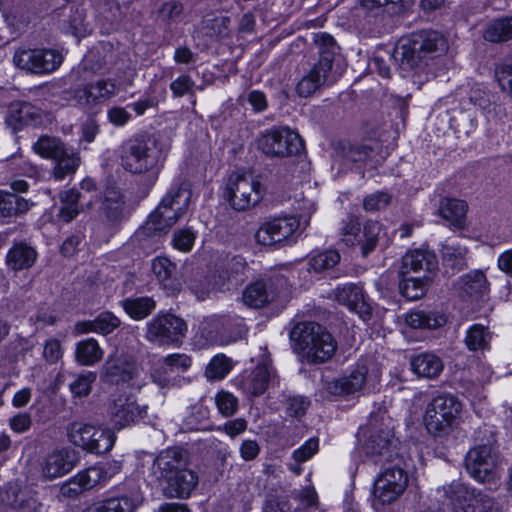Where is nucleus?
Here are the masks:
<instances>
[{"mask_svg": "<svg viewBox=\"0 0 512 512\" xmlns=\"http://www.w3.org/2000/svg\"><path fill=\"white\" fill-rule=\"evenodd\" d=\"M232 361L223 354L214 356L205 369V376L208 380H222L231 371Z\"/></svg>", "mask_w": 512, "mask_h": 512, "instance_id": "8fccbe9b", "label": "nucleus"}, {"mask_svg": "<svg viewBox=\"0 0 512 512\" xmlns=\"http://www.w3.org/2000/svg\"><path fill=\"white\" fill-rule=\"evenodd\" d=\"M95 372L87 371L79 374L69 384L72 394L76 397H86L90 394L93 383L96 381Z\"/></svg>", "mask_w": 512, "mask_h": 512, "instance_id": "603ef678", "label": "nucleus"}, {"mask_svg": "<svg viewBox=\"0 0 512 512\" xmlns=\"http://www.w3.org/2000/svg\"><path fill=\"white\" fill-rule=\"evenodd\" d=\"M467 209L468 206L465 201L445 198L440 203L439 215L452 225L460 227L464 223Z\"/></svg>", "mask_w": 512, "mask_h": 512, "instance_id": "ea45409f", "label": "nucleus"}, {"mask_svg": "<svg viewBox=\"0 0 512 512\" xmlns=\"http://www.w3.org/2000/svg\"><path fill=\"white\" fill-rule=\"evenodd\" d=\"M52 170L53 177L61 181L76 173L81 163V157L73 148L66 147L58 157H55Z\"/></svg>", "mask_w": 512, "mask_h": 512, "instance_id": "72a5a7b5", "label": "nucleus"}, {"mask_svg": "<svg viewBox=\"0 0 512 512\" xmlns=\"http://www.w3.org/2000/svg\"><path fill=\"white\" fill-rule=\"evenodd\" d=\"M80 197L81 193L76 189L66 190L60 194L62 206L58 216L62 221L69 223L77 217L79 214L78 202Z\"/></svg>", "mask_w": 512, "mask_h": 512, "instance_id": "49530a36", "label": "nucleus"}, {"mask_svg": "<svg viewBox=\"0 0 512 512\" xmlns=\"http://www.w3.org/2000/svg\"><path fill=\"white\" fill-rule=\"evenodd\" d=\"M195 83L188 75H181L170 84V90L175 97H182L190 94Z\"/></svg>", "mask_w": 512, "mask_h": 512, "instance_id": "774afa93", "label": "nucleus"}, {"mask_svg": "<svg viewBox=\"0 0 512 512\" xmlns=\"http://www.w3.org/2000/svg\"><path fill=\"white\" fill-rule=\"evenodd\" d=\"M438 267L436 255L428 250L415 249L408 251L402 257L400 274L408 275L410 272L424 271L431 273Z\"/></svg>", "mask_w": 512, "mask_h": 512, "instance_id": "c756f323", "label": "nucleus"}, {"mask_svg": "<svg viewBox=\"0 0 512 512\" xmlns=\"http://www.w3.org/2000/svg\"><path fill=\"white\" fill-rule=\"evenodd\" d=\"M429 281L430 277L426 274L422 277H407L405 275L399 283L400 293L408 300L420 299L425 295Z\"/></svg>", "mask_w": 512, "mask_h": 512, "instance_id": "a18cd8bd", "label": "nucleus"}, {"mask_svg": "<svg viewBox=\"0 0 512 512\" xmlns=\"http://www.w3.org/2000/svg\"><path fill=\"white\" fill-rule=\"evenodd\" d=\"M405 321L414 329H437L443 326L447 319L442 313L418 310L407 314Z\"/></svg>", "mask_w": 512, "mask_h": 512, "instance_id": "e433bc0d", "label": "nucleus"}, {"mask_svg": "<svg viewBox=\"0 0 512 512\" xmlns=\"http://www.w3.org/2000/svg\"><path fill=\"white\" fill-rule=\"evenodd\" d=\"M103 357V350L93 338H88L77 343L75 350L76 361L84 366H92Z\"/></svg>", "mask_w": 512, "mask_h": 512, "instance_id": "a19ab883", "label": "nucleus"}, {"mask_svg": "<svg viewBox=\"0 0 512 512\" xmlns=\"http://www.w3.org/2000/svg\"><path fill=\"white\" fill-rule=\"evenodd\" d=\"M62 55L51 49H18L13 56L14 64L34 74L55 71L62 63Z\"/></svg>", "mask_w": 512, "mask_h": 512, "instance_id": "4468645a", "label": "nucleus"}, {"mask_svg": "<svg viewBox=\"0 0 512 512\" xmlns=\"http://www.w3.org/2000/svg\"><path fill=\"white\" fill-rule=\"evenodd\" d=\"M485 41L503 43L512 39V16L494 19L488 23L482 34Z\"/></svg>", "mask_w": 512, "mask_h": 512, "instance_id": "c9c22d12", "label": "nucleus"}, {"mask_svg": "<svg viewBox=\"0 0 512 512\" xmlns=\"http://www.w3.org/2000/svg\"><path fill=\"white\" fill-rule=\"evenodd\" d=\"M195 238L196 234L193 230L189 228L179 229L174 233L173 246L182 252H188L192 249Z\"/></svg>", "mask_w": 512, "mask_h": 512, "instance_id": "e2e57ef3", "label": "nucleus"}, {"mask_svg": "<svg viewBox=\"0 0 512 512\" xmlns=\"http://www.w3.org/2000/svg\"><path fill=\"white\" fill-rule=\"evenodd\" d=\"M263 195L262 184L252 173H233L224 192V198L236 211H245L256 206Z\"/></svg>", "mask_w": 512, "mask_h": 512, "instance_id": "6e6552de", "label": "nucleus"}, {"mask_svg": "<svg viewBox=\"0 0 512 512\" xmlns=\"http://www.w3.org/2000/svg\"><path fill=\"white\" fill-rule=\"evenodd\" d=\"M412 371L418 376L428 379L437 378L443 371L444 364L440 357L433 353H421L411 359Z\"/></svg>", "mask_w": 512, "mask_h": 512, "instance_id": "2f4dec72", "label": "nucleus"}, {"mask_svg": "<svg viewBox=\"0 0 512 512\" xmlns=\"http://www.w3.org/2000/svg\"><path fill=\"white\" fill-rule=\"evenodd\" d=\"M391 202V195L387 192L377 191L364 198L363 208L366 211L374 212L384 209Z\"/></svg>", "mask_w": 512, "mask_h": 512, "instance_id": "680f3d73", "label": "nucleus"}, {"mask_svg": "<svg viewBox=\"0 0 512 512\" xmlns=\"http://www.w3.org/2000/svg\"><path fill=\"white\" fill-rule=\"evenodd\" d=\"M361 229L359 220L354 216H348L341 223L339 229L340 240L349 247H353V240Z\"/></svg>", "mask_w": 512, "mask_h": 512, "instance_id": "13d9d810", "label": "nucleus"}, {"mask_svg": "<svg viewBox=\"0 0 512 512\" xmlns=\"http://www.w3.org/2000/svg\"><path fill=\"white\" fill-rule=\"evenodd\" d=\"M446 48L447 41L442 34L421 30L402 38L391 57L403 73L413 78L414 83L422 84L432 75L429 61L442 54Z\"/></svg>", "mask_w": 512, "mask_h": 512, "instance_id": "f257e3e1", "label": "nucleus"}, {"mask_svg": "<svg viewBox=\"0 0 512 512\" xmlns=\"http://www.w3.org/2000/svg\"><path fill=\"white\" fill-rule=\"evenodd\" d=\"M398 440L394 437L393 430L387 425H377L374 418L370 419L367 438L363 449L365 453L376 462H393L398 458Z\"/></svg>", "mask_w": 512, "mask_h": 512, "instance_id": "ddd939ff", "label": "nucleus"}, {"mask_svg": "<svg viewBox=\"0 0 512 512\" xmlns=\"http://www.w3.org/2000/svg\"><path fill=\"white\" fill-rule=\"evenodd\" d=\"M319 440L316 437L308 439L301 447L296 449L292 457L295 462L303 463L308 461L318 452Z\"/></svg>", "mask_w": 512, "mask_h": 512, "instance_id": "0e129e2a", "label": "nucleus"}, {"mask_svg": "<svg viewBox=\"0 0 512 512\" xmlns=\"http://www.w3.org/2000/svg\"><path fill=\"white\" fill-rule=\"evenodd\" d=\"M191 191L187 184L173 186L163 197L162 201L145 222L138 236H161L181 218L190 203Z\"/></svg>", "mask_w": 512, "mask_h": 512, "instance_id": "20e7f679", "label": "nucleus"}, {"mask_svg": "<svg viewBox=\"0 0 512 512\" xmlns=\"http://www.w3.org/2000/svg\"><path fill=\"white\" fill-rule=\"evenodd\" d=\"M368 381V368L358 365L349 374L338 377L326 384V390L335 396L353 394L360 391Z\"/></svg>", "mask_w": 512, "mask_h": 512, "instance_id": "393cba45", "label": "nucleus"}, {"mask_svg": "<svg viewBox=\"0 0 512 512\" xmlns=\"http://www.w3.org/2000/svg\"><path fill=\"white\" fill-rule=\"evenodd\" d=\"M437 499L453 512H498L495 499L476 488L453 481L437 489Z\"/></svg>", "mask_w": 512, "mask_h": 512, "instance_id": "39448f33", "label": "nucleus"}, {"mask_svg": "<svg viewBox=\"0 0 512 512\" xmlns=\"http://www.w3.org/2000/svg\"><path fill=\"white\" fill-rule=\"evenodd\" d=\"M121 166L132 174L150 173L155 180L164 164L165 154L152 137H133L120 147Z\"/></svg>", "mask_w": 512, "mask_h": 512, "instance_id": "7ed1b4c3", "label": "nucleus"}, {"mask_svg": "<svg viewBox=\"0 0 512 512\" xmlns=\"http://www.w3.org/2000/svg\"><path fill=\"white\" fill-rule=\"evenodd\" d=\"M276 370L269 360L258 364L239 380V388L248 397H258L276 380Z\"/></svg>", "mask_w": 512, "mask_h": 512, "instance_id": "5701e85b", "label": "nucleus"}, {"mask_svg": "<svg viewBox=\"0 0 512 512\" xmlns=\"http://www.w3.org/2000/svg\"><path fill=\"white\" fill-rule=\"evenodd\" d=\"M116 92V85L111 80H98L89 83L74 92V99L82 107H91L101 101H105Z\"/></svg>", "mask_w": 512, "mask_h": 512, "instance_id": "a878e982", "label": "nucleus"}, {"mask_svg": "<svg viewBox=\"0 0 512 512\" xmlns=\"http://www.w3.org/2000/svg\"><path fill=\"white\" fill-rule=\"evenodd\" d=\"M465 255L466 250L461 247L445 246L443 248L444 263L458 271L462 270L466 266Z\"/></svg>", "mask_w": 512, "mask_h": 512, "instance_id": "4d7b16f0", "label": "nucleus"}, {"mask_svg": "<svg viewBox=\"0 0 512 512\" xmlns=\"http://www.w3.org/2000/svg\"><path fill=\"white\" fill-rule=\"evenodd\" d=\"M40 120L41 113L37 107L20 101L10 104L5 117V123L12 132H17L28 125L37 124Z\"/></svg>", "mask_w": 512, "mask_h": 512, "instance_id": "cd10ccee", "label": "nucleus"}, {"mask_svg": "<svg viewBox=\"0 0 512 512\" xmlns=\"http://www.w3.org/2000/svg\"><path fill=\"white\" fill-rule=\"evenodd\" d=\"M110 422L121 430L138 423L147 416V406L139 405L133 395L119 394L108 406Z\"/></svg>", "mask_w": 512, "mask_h": 512, "instance_id": "f3484780", "label": "nucleus"}, {"mask_svg": "<svg viewBox=\"0 0 512 512\" xmlns=\"http://www.w3.org/2000/svg\"><path fill=\"white\" fill-rule=\"evenodd\" d=\"M173 372L160 361L158 366L151 372L152 381L160 388H170L176 384V378L172 376Z\"/></svg>", "mask_w": 512, "mask_h": 512, "instance_id": "052dcab7", "label": "nucleus"}, {"mask_svg": "<svg viewBox=\"0 0 512 512\" xmlns=\"http://www.w3.org/2000/svg\"><path fill=\"white\" fill-rule=\"evenodd\" d=\"M335 155L350 162H371L374 166L381 164L386 155L382 143L377 139L362 142L338 141L334 144Z\"/></svg>", "mask_w": 512, "mask_h": 512, "instance_id": "dca6fc26", "label": "nucleus"}, {"mask_svg": "<svg viewBox=\"0 0 512 512\" xmlns=\"http://www.w3.org/2000/svg\"><path fill=\"white\" fill-rule=\"evenodd\" d=\"M66 145L57 137L41 136L34 144L33 150L43 158L54 160L66 149Z\"/></svg>", "mask_w": 512, "mask_h": 512, "instance_id": "de8ad7c7", "label": "nucleus"}, {"mask_svg": "<svg viewBox=\"0 0 512 512\" xmlns=\"http://www.w3.org/2000/svg\"><path fill=\"white\" fill-rule=\"evenodd\" d=\"M72 444L93 454L109 452L115 443V434L110 429L95 427L82 422H73L68 427Z\"/></svg>", "mask_w": 512, "mask_h": 512, "instance_id": "9b49d317", "label": "nucleus"}, {"mask_svg": "<svg viewBox=\"0 0 512 512\" xmlns=\"http://www.w3.org/2000/svg\"><path fill=\"white\" fill-rule=\"evenodd\" d=\"M171 372L186 371L191 366V358L185 354H170L162 359Z\"/></svg>", "mask_w": 512, "mask_h": 512, "instance_id": "69168bd1", "label": "nucleus"}, {"mask_svg": "<svg viewBox=\"0 0 512 512\" xmlns=\"http://www.w3.org/2000/svg\"><path fill=\"white\" fill-rule=\"evenodd\" d=\"M315 44L319 59L297 84L296 91L301 97L311 96L327 83L338 48L333 37L324 33L316 36Z\"/></svg>", "mask_w": 512, "mask_h": 512, "instance_id": "423d86ee", "label": "nucleus"}, {"mask_svg": "<svg viewBox=\"0 0 512 512\" xmlns=\"http://www.w3.org/2000/svg\"><path fill=\"white\" fill-rule=\"evenodd\" d=\"M462 411V404L452 394H439L426 406L424 424L427 431L437 437L448 435L457 425Z\"/></svg>", "mask_w": 512, "mask_h": 512, "instance_id": "0eeeda50", "label": "nucleus"}, {"mask_svg": "<svg viewBox=\"0 0 512 512\" xmlns=\"http://www.w3.org/2000/svg\"><path fill=\"white\" fill-rule=\"evenodd\" d=\"M118 470L119 466L116 462L96 464L81 470L61 484L58 497L76 499L85 491L109 480Z\"/></svg>", "mask_w": 512, "mask_h": 512, "instance_id": "1a4fd4ad", "label": "nucleus"}, {"mask_svg": "<svg viewBox=\"0 0 512 512\" xmlns=\"http://www.w3.org/2000/svg\"><path fill=\"white\" fill-rule=\"evenodd\" d=\"M66 31L71 33L75 37H84L90 29L88 24L85 22V13L83 9L76 8L68 17Z\"/></svg>", "mask_w": 512, "mask_h": 512, "instance_id": "864d4df0", "label": "nucleus"}, {"mask_svg": "<svg viewBox=\"0 0 512 512\" xmlns=\"http://www.w3.org/2000/svg\"><path fill=\"white\" fill-rule=\"evenodd\" d=\"M29 204L23 197L0 190V217H14L26 213Z\"/></svg>", "mask_w": 512, "mask_h": 512, "instance_id": "79ce46f5", "label": "nucleus"}, {"mask_svg": "<svg viewBox=\"0 0 512 512\" xmlns=\"http://www.w3.org/2000/svg\"><path fill=\"white\" fill-rule=\"evenodd\" d=\"M2 500L15 509L24 512H36L40 504L26 492L21 491L17 486H9Z\"/></svg>", "mask_w": 512, "mask_h": 512, "instance_id": "37998d69", "label": "nucleus"}, {"mask_svg": "<svg viewBox=\"0 0 512 512\" xmlns=\"http://www.w3.org/2000/svg\"><path fill=\"white\" fill-rule=\"evenodd\" d=\"M140 366L133 356L125 353L109 355L102 367L104 381L111 384L127 383L139 374Z\"/></svg>", "mask_w": 512, "mask_h": 512, "instance_id": "412c9836", "label": "nucleus"}, {"mask_svg": "<svg viewBox=\"0 0 512 512\" xmlns=\"http://www.w3.org/2000/svg\"><path fill=\"white\" fill-rule=\"evenodd\" d=\"M124 205L125 202L121 193L115 189H108L102 203V212L105 219L112 224L119 223L124 216Z\"/></svg>", "mask_w": 512, "mask_h": 512, "instance_id": "4c0bfd02", "label": "nucleus"}, {"mask_svg": "<svg viewBox=\"0 0 512 512\" xmlns=\"http://www.w3.org/2000/svg\"><path fill=\"white\" fill-rule=\"evenodd\" d=\"M94 320L96 324V333L102 335L112 333L121 324L120 319L110 311H103L99 313Z\"/></svg>", "mask_w": 512, "mask_h": 512, "instance_id": "bf43d9fd", "label": "nucleus"}, {"mask_svg": "<svg viewBox=\"0 0 512 512\" xmlns=\"http://www.w3.org/2000/svg\"><path fill=\"white\" fill-rule=\"evenodd\" d=\"M36 259V250L26 243L20 242L15 243L9 249L6 255V264L10 269L19 271L32 267Z\"/></svg>", "mask_w": 512, "mask_h": 512, "instance_id": "473e14b6", "label": "nucleus"}, {"mask_svg": "<svg viewBox=\"0 0 512 512\" xmlns=\"http://www.w3.org/2000/svg\"><path fill=\"white\" fill-rule=\"evenodd\" d=\"M340 259L341 256L336 250L318 252L308 258V271L323 272L336 266Z\"/></svg>", "mask_w": 512, "mask_h": 512, "instance_id": "09e8293b", "label": "nucleus"}, {"mask_svg": "<svg viewBox=\"0 0 512 512\" xmlns=\"http://www.w3.org/2000/svg\"><path fill=\"white\" fill-rule=\"evenodd\" d=\"M187 331L185 321L174 314H158L147 323L146 339L160 345L179 342Z\"/></svg>", "mask_w": 512, "mask_h": 512, "instance_id": "2eb2a0df", "label": "nucleus"}, {"mask_svg": "<svg viewBox=\"0 0 512 512\" xmlns=\"http://www.w3.org/2000/svg\"><path fill=\"white\" fill-rule=\"evenodd\" d=\"M270 280H258L248 285L242 293L243 303L251 308H262L275 298Z\"/></svg>", "mask_w": 512, "mask_h": 512, "instance_id": "7c9ffc66", "label": "nucleus"}, {"mask_svg": "<svg viewBox=\"0 0 512 512\" xmlns=\"http://www.w3.org/2000/svg\"><path fill=\"white\" fill-rule=\"evenodd\" d=\"M407 485V472L396 463L384 468L377 477L374 494L382 504H391L403 494Z\"/></svg>", "mask_w": 512, "mask_h": 512, "instance_id": "a211bd4d", "label": "nucleus"}, {"mask_svg": "<svg viewBox=\"0 0 512 512\" xmlns=\"http://www.w3.org/2000/svg\"><path fill=\"white\" fill-rule=\"evenodd\" d=\"M152 272L160 285L168 294H176L181 290V281L176 264L167 257H156L152 261Z\"/></svg>", "mask_w": 512, "mask_h": 512, "instance_id": "c85d7f7f", "label": "nucleus"}, {"mask_svg": "<svg viewBox=\"0 0 512 512\" xmlns=\"http://www.w3.org/2000/svg\"><path fill=\"white\" fill-rule=\"evenodd\" d=\"M107 512H135L139 500L134 497L121 496L108 498L103 501Z\"/></svg>", "mask_w": 512, "mask_h": 512, "instance_id": "5fc2aeb1", "label": "nucleus"}, {"mask_svg": "<svg viewBox=\"0 0 512 512\" xmlns=\"http://www.w3.org/2000/svg\"><path fill=\"white\" fill-rule=\"evenodd\" d=\"M331 298L351 312L358 314L364 321L371 318L372 307L361 283L349 282L339 285L332 290Z\"/></svg>", "mask_w": 512, "mask_h": 512, "instance_id": "6ab92c4d", "label": "nucleus"}, {"mask_svg": "<svg viewBox=\"0 0 512 512\" xmlns=\"http://www.w3.org/2000/svg\"><path fill=\"white\" fill-rule=\"evenodd\" d=\"M381 231V225L377 221H366L363 228L355 236L353 247L360 246L361 255L367 257L378 244V238Z\"/></svg>", "mask_w": 512, "mask_h": 512, "instance_id": "f704fd0d", "label": "nucleus"}, {"mask_svg": "<svg viewBox=\"0 0 512 512\" xmlns=\"http://www.w3.org/2000/svg\"><path fill=\"white\" fill-rule=\"evenodd\" d=\"M125 312L134 320H142L156 308V302L150 297L127 298L121 302Z\"/></svg>", "mask_w": 512, "mask_h": 512, "instance_id": "c03bdc74", "label": "nucleus"}, {"mask_svg": "<svg viewBox=\"0 0 512 512\" xmlns=\"http://www.w3.org/2000/svg\"><path fill=\"white\" fill-rule=\"evenodd\" d=\"M491 338L492 334L488 327L474 324L467 330L464 343L468 350L483 353L490 349Z\"/></svg>", "mask_w": 512, "mask_h": 512, "instance_id": "58836bf2", "label": "nucleus"}, {"mask_svg": "<svg viewBox=\"0 0 512 512\" xmlns=\"http://www.w3.org/2000/svg\"><path fill=\"white\" fill-rule=\"evenodd\" d=\"M495 75L501 89L512 96V64L498 66Z\"/></svg>", "mask_w": 512, "mask_h": 512, "instance_id": "338daca9", "label": "nucleus"}, {"mask_svg": "<svg viewBox=\"0 0 512 512\" xmlns=\"http://www.w3.org/2000/svg\"><path fill=\"white\" fill-rule=\"evenodd\" d=\"M215 404L219 413L224 417L233 416L238 409V399L228 391H219L215 395Z\"/></svg>", "mask_w": 512, "mask_h": 512, "instance_id": "6e6d98bb", "label": "nucleus"}, {"mask_svg": "<svg viewBox=\"0 0 512 512\" xmlns=\"http://www.w3.org/2000/svg\"><path fill=\"white\" fill-rule=\"evenodd\" d=\"M163 495L166 498L188 499L199 483L198 474L187 466L165 481Z\"/></svg>", "mask_w": 512, "mask_h": 512, "instance_id": "b1692460", "label": "nucleus"}, {"mask_svg": "<svg viewBox=\"0 0 512 512\" xmlns=\"http://www.w3.org/2000/svg\"><path fill=\"white\" fill-rule=\"evenodd\" d=\"M258 148L269 157L284 158L304 149L301 136L288 127L271 128L258 138Z\"/></svg>", "mask_w": 512, "mask_h": 512, "instance_id": "f8f14e48", "label": "nucleus"}, {"mask_svg": "<svg viewBox=\"0 0 512 512\" xmlns=\"http://www.w3.org/2000/svg\"><path fill=\"white\" fill-rule=\"evenodd\" d=\"M486 286V277L480 271L470 272L461 278V290L470 296L482 293Z\"/></svg>", "mask_w": 512, "mask_h": 512, "instance_id": "3c124183", "label": "nucleus"}, {"mask_svg": "<svg viewBox=\"0 0 512 512\" xmlns=\"http://www.w3.org/2000/svg\"><path fill=\"white\" fill-rule=\"evenodd\" d=\"M188 463V455L184 449L169 447L160 451L154 458L151 472L158 481L165 482L182 468L188 466Z\"/></svg>", "mask_w": 512, "mask_h": 512, "instance_id": "4be33fe9", "label": "nucleus"}, {"mask_svg": "<svg viewBox=\"0 0 512 512\" xmlns=\"http://www.w3.org/2000/svg\"><path fill=\"white\" fill-rule=\"evenodd\" d=\"M77 460L76 453L73 450H55L45 458L42 473L46 479L50 480L62 477L75 467Z\"/></svg>", "mask_w": 512, "mask_h": 512, "instance_id": "bb28decb", "label": "nucleus"}, {"mask_svg": "<svg viewBox=\"0 0 512 512\" xmlns=\"http://www.w3.org/2000/svg\"><path fill=\"white\" fill-rule=\"evenodd\" d=\"M294 351L310 364H322L330 360L337 342L326 328L312 321H301L290 331Z\"/></svg>", "mask_w": 512, "mask_h": 512, "instance_id": "f03ea898", "label": "nucleus"}, {"mask_svg": "<svg viewBox=\"0 0 512 512\" xmlns=\"http://www.w3.org/2000/svg\"><path fill=\"white\" fill-rule=\"evenodd\" d=\"M467 473L479 483H491L498 478V449L495 440L472 447L465 456Z\"/></svg>", "mask_w": 512, "mask_h": 512, "instance_id": "9d476101", "label": "nucleus"}, {"mask_svg": "<svg viewBox=\"0 0 512 512\" xmlns=\"http://www.w3.org/2000/svg\"><path fill=\"white\" fill-rule=\"evenodd\" d=\"M299 225V219L294 216L276 217L261 224L255 239L261 245H275L292 237Z\"/></svg>", "mask_w": 512, "mask_h": 512, "instance_id": "aec40b11", "label": "nucleus"}]
</instances>
